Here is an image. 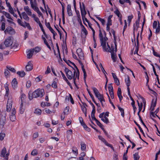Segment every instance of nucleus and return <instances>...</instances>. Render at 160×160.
Returning a JSON list of instances; mask_svg holds the SVG:
<instances>
[{"label": "nucleus", "instance_id": "ea45409f", "mask_svg": "<svg viewBox=\"0 0 160 160\" xmlns=\"http://www.w3.org/2000/svg\"><path fill=\"white\" fill-rule=\"evenodd\" d=\"M66 99H67L68 100H69V99L70 100V101L72 104H74V102L72 98V97L70 94H69V96L67 97L66 98Z\"/></svg>", "mask_w": 160, "mask_h": 160}, {"label": "nucleus", "instance_id": "a211bd4d", "mask_svg": "<svg viewBox=\"0 0 160 160\" xmlns=\"http://www.w3.org/2000/svg\"><path fill=\"white\" fill-rule=\"evenodd\" d=\"M99 36L101 42L102 41H107L108 40V38H107L106 36H105L104 37H103V35L102 32L101 30L100 29V28H99Z\"/></svg>", "mask_w": 160, "mask_h": 160}, {"label": "nucleus", "instance_id": "864d4df0", "mask_svg": "<svg viewBox=\"0 0 160 160\" xmlns=\"http://www.w3.org/2000/svg\"><path fill=\"white\" fill-rule=\"evenodd\" d=\"M137 102L138 103V106L139 107V111H141L143 106L142 102L140 103L138 101H137Z\"/></svg>", "mask_w": 160, "mask_h": 160}, {"label": "nucleus", "instance_id": "a19ab883", "mask_svg": "<svg viewBox=\"0 0 160 160\" xmlns=\"http://www.w3.org/2000/svg\"><path fill=\"white\" fill-rule=\"evenodd\" d=\"M72 151L73 153L76 156L78 154V150L76 147H73L72 149Z\"/></svg>", "mask_w": 160, "mask_h": 160}, {"label": "nucleus", "instance_id": "0eeeda50", "mask_svg": "<svg viewBox=\"0 0 160 160\" xmlns=\"http://www.w3.org/2000/svg\"><path fill=\"white\" fill-rule=\"evenodd\" d=\"M17 22L20 26L25 28L27 27L29 30H31L32 28L28 23L26 22H23L19 19H18Z\"/></svg>", "mask_w": 160, "mask_h": 160}, {"label": "nucleus", "instance_id": "09e8293b", "mask_svg": "<svg viewBox=\"0 0 160 160\" xmlns=\"http://www.w3.org/2000/svg\"><path fill=\"white\" fill-rule=\"evenodd\" d=\"M42 39L43 40L45 44L50 49V46L49 45V44L48 43L46 40L45 38V37H44L43 36H42Z\"/></svg>", "mask_w": 160, "mask_h": 160}, {"label": "nucleus", "instance_id": "bf43d9fd", "mask_svg": "<svg viewBox=\"0 0 160 160\" xmlns=\"http://www.w3.org/2000/svg\"><path fill=\"white\" fill-rule=\"evenodd\" d=\"M41 112V110L38 108L36 109L34 111V113L38 115H40Z\"/></svg>", "mask_w": 160, "mask_h": 160}, {"label": "nucleus", "instance_id": "2f4dec72", "mask_svg": "<svg viewBox=\"0 0 160 160\" xmlns=\"http://www.w3.org/2000/svg\"><path fill=\"white\" fill-rule=\"evenodd\" d=\"M61 74L63 78V79L67 82V83H68V84L70 85V83L69 82L68 80L67 79L66 77L65 76L64 74L61 71Z\"/></svg>", "mask_w": 160, "mask_h": 160}, {"label": "nucleus", "instance_id": "9d476101", "mask_svg": "<svg viewBox=\"0 0 160 160\" xmlns=\"http://www.w3.org/2000/svg\"><path fill=\"white\" fill-rule=\"evenodd\" d=\"M99 139L102 142H103L107 146L110 147L112 149H113V147L109 143H108L105 140V139L103 138L102 136L99 135L98 136Z\"/></svg>", "mask_w": 160, "mask_h": 160}, {"label": "nucleus", "instance_id": "a18cd8bd", "mask_svg": "<svg viewBox=\"0 0 160 160\" xmlns=\"http://www.w3.org/2000/svg\"><path fill=\"white\" fill-rule=\"evenodd\" d=\"M24 111V108L23 107V103L22 102L20 106V113L21 114L23 113Z\"/></svg>", "mask_w": 160, "mask_h": 160}, {"label": "nucleus", "instance_id": "58836bf2", "mask_svg": "<svg viewBox=\"0 0 160 160\" xmlns=\"http://www.w3.org/2000/svg\"><path fill=\"white\" fill-rule=\"evenodd\" d=\"M38 154V150L36 149H34L31 152V154L32 156H36Z\"/></svg>", "mask_w": 160, "mask_h": 160}, {"label": "nucleus", "instance_id": "69168bd1", "mask_svg": "<svg viewBox=\"0 0 160 160\" xmlns=\"http://www.w3.org/2000/svg\"><path fill=\"white\" fill-rule=\"evenodd\" d=\"M4 73L5 77H7L8 76H9L10 72L8 69H5V70Z\"/></svg>", "mask_w": 160, "mask_h": 160}, {"label": "nucleus", "instance_id": "7ed1b4c3", "mask_svg": "<svg viewBox=\"0 0 160 160\" xmlns=\"http://www.w3.org/2000/svg\"><path fill=\"white\" fill-rule=\"evenodd\" d=\"M6 111H2L0 114V126L3 127L6 121Z\"/></svg>", "mask_w": 160, "mask_h": 160}, {"label": "nucleus", "instance_id": "79ce46f5", "mask_svg": "<svg viewBox=\"0 0 160 160\" xmlns=\"http://www.w3.org/2000/svg\"><path fill=\"white\" fill-rule=\"evenodd\" d=\"M92 89L96 96L100 93L98 90L96 88L93 87L92 88Z\"/></svg>", "mask_w": 160, "mask_h": 160}, {"label": "nucleus", "instance_id": "72a5a7b5", "mask_svg": "<svg viewBox=\"0 0 160 160\" xmlns=\"http://www.w3.org/2000/svg\"><path fill=\"white\" fill-rule=\"evenodd\" d=\"M4 87L6 90V96H8L9 93V89L8 88V85L7 83H6L4 85Z\"/></svg>", "mask_w": 160, "mask_h": 160}, {"label": "nucleus", "instance_id": "412c9836", "mask_svg": "<svg viewBox=\"0 0 160 160\" xmlns=\"http://www.w3.org/2000/svg\"><path fill=\"white\" fill-rule=\"evenodd\" d=\"M125 82L127 86V90H130L129 87L130 85V81L128 76L127 78H125Z\"/></svg>", "mask_w": 160, "mask_h": 160}, {"label": "nucleus", "instance_id": "c756f323", "mask_svg": "<svg viewBox=\"0 0 160 160\" xmlns=\"http://www.w3.org/2000/svg\"><path fill=\"white\" fill-rule=\"evenodd\" d=\"M111 57L113 62H116L117 57L115 53H113V52H111Z\"/></svg>", "mask_w": 160, "mask_h": 160}, {"label": "nucleus", "instance_id": "f257e3e1", "mask_svg": "<svg viewBox=\"0 0 160 160\" xmlns=\"http://www.w3.org/2000/svg\"><path fill=\"white\" fill-rule=\"evenodd\" d=\"M65 71L67 76L69 79H72L73 78L74 82L77 78L78 79L79 72L78 68H76V70H74L73 73L67 68L65 69Z\"/></svg>", "mask_w": 160, "mask_h": 160}, {"label": "nucleus", "instance_id": "423d86ee", "mask_svg": "<svg viewBox=\"0 0 160 160\" xmlns=\"http://www.w3.org/2000/svg\"><path fill=\"white\" fill-rule=\"evenodd\" d=\"M138 21H136L135 24L133 26V34H134L135 31L138 30V28L139 27V21L140 20L141 15L140 11H138Z\"/></svg>", "mask_w": 160, "mask_h": 160}, {"label": "nucleus", "instance_id": "3c124183", "mask_svg": "<svg viewBox=\"0 0 160 160\" xmlns=\"http://www.w3.org/2000/svg\"><path fill=\"white\" fill-rule=\"evenodd\" d=\"M42 39L43 40L45 44L50 49V46L49 45V44L48 43L46 40L45 38V37H44L43 36H42Z\"/></svg>", "mask_w": 160, "mask_h": 160}, {"label": "nucleus", "instance_id": "bb28decb", "mask_svg": "<svg viewBox=\"0 0 160 160\" xmlns=\"http://www.w3.org/2000/svg\"><path fill=\"white\" fill-rule=\"evenodd\" d=\"M24 9L29 16H30L32 15V12L30 9L29 8V7L28 6L24 7Z\"/></svg>", "mask_w": 160, "mask_h": 160}, {"label": "nucleus", "instance_id": "b1692460", "mask_svg": "<svg viewBox=\"0 0 160 160\" xmlns=\"http://www.w3.org/2000/svg\"><path fill=\"white\" fill-rule=\"evenodd\" d=\"M66 111L68 112L69 108L68 107H66V108L64 110L63 112L61 114V118L62 120H63L65 118V115L66 114Z\"/></svg>", "mask_w": 160, "mask_h": 160}, {"label": "nucleus", "instance_id": "6e6d98bb", "mask_svg": "<svg viewBox=\"0 0 160 160\" xmlns=\"http://www.w3.org/2000/svg\"><path fill=\"white\" fill-rule=\"evenodd\" d=\"M81 109L83 112L84 113L85 116H87V109L84 106H81Z\"/></svg>", "mask_w": 160, "mask_h": 160}, {"label": "nucleus", "instance_id": "de8ad7c7", "mask_svg": "<svg viewBox=\"0 0 160 160\" xmlns=\"http://www.w3.org/2000/svg\"><path fill=\"white\" fill-rule=\"evenodd\" d=\"M42 39L43 40L45 44L50 49V46L49 45V44L48 43L46 40L45 38V37H44L43 36H42Z\"/></svg>", "mask_w": 160, "mask_h": 160}, {"label": "nucleus", "instance_id": "e2e57ef3", "mask_svg": "<svg viewBox=\"0 0 160 160\" xmlns=\"http://www.w3.org/2000/svg\"><path fill=\"white\" fill-rule=\"evenodd\" d=\"M6 68L8 70H9L12 72H16V70L14 68H12L9 66H7Z\"/></svg>", "mask_w": 160, "mask_h": 160}, {"label": "nucleus", "instance_id": "f704fd0d", "mask_svg": "<svg viewBox=\"0 0 160 160\" xmlns=\"http://www.w3.org/2000/svg\"><path fill=\"white\" fill-rule=\"evenodd\" d=\"M17 74L21 77H23L26 74L24 71H18L17 72Z\"/></svg>", "mask_w": 160, "mask_h": 160}, {"label": "nucleus", "instance_id": "13d9d810", "mask_svg": "<svg viewBox=\"0 0 160 160\" xmlns=\"http://www.w3.org/2000/svg\"><path fill=\"white\" fill-rule=\"evenodd\" d=\"M117 51V48L116 46L114 48V47L113 48L112 46V49L110 48V51L109 52H110L111 53V52H113V53H115Z\"/></svg>", "mask_w": 160, "mask_h": 160}, {"label": "nucleus", "instance_id": "1a4fd4ad", "mask_svg": "<svg viewBox=\"0 0 160 160\" xmlns=\"http://www.w3.org/2000/svg\"><path fill=\"white\" fill-rule=\"evenodd\" d=\"M56 46L57 47L56 48V49L55 50L54 48L53 49V52L54 53L55 55L56 56V57H57L58 58H59L61 60L60 51L57 44H56Z\"/></svg>", "mask_w": 160, "mask_h": 160}, {"label": "nucleus", "instance_id": "473e14b6", "mask_svg": "<svg viewBox=\"0 0 160 160\" xmlns=\"http://www.w3.org/2000/svg\"><path fill=\"white\" fill-rule=\"evenodd\" d=\"M118 108L119 110L120 111L121 113V115L122 117L124 116V109L120 107L119 106H118Z\"/></svg>", "mask_w": 160, "mask_h": 160}, {"label": "nucleus", "instance_id": "5701e85b", "mask_svg": "<svg viewBox=\"0 0 160 160\" xmlns=\"http://www.w3.org/2000/svg\"><path fill=\"white\" fill-rule=\"evenodd\" d=\"M18 82L16 79L14 78L12 82V85L13 88L15 89L17 87Z\"/></svg>", "mask_w": 160, "mask_h": 160}, {"label": "nucleus", "instance_id": "8fccbe9b", "mask_svg": "<svg viewBox=\"0 0 160 160\" xmlns=\"http://www.w3.org/2000/svg\"><path fill=\"white\" fill-rule=\"evenodd\" d=\"M42 39L43 40L45 44L50 49V46L49 45V44L48 43L46 40L45 38V37H44L43 36H42Z\"/></svg>", "mask_w": 160, "mask_h": 160}, {"label": "nucleus", "instance_id": "6ab92c4d", "mask_svg": "<svg viewBox=\"0 0 160 160\" xmlns=\"http://www.w3.org/2000/svg\"><path fill=\"white\" fill-rule=\"evenodd\" d=\"M96 97L100 101L102 105L103 106V103L105 102V101L103 95L99 93L97 95V96H96Z\"/></svg>", "mask_w": 160, "mask_h": 160}, {"label": "nucleus", "instance_id": "774afa93", "mask_svg": "<svg viewBox=\"0 0 160 160\" xmlns=\"http://www.w3.org/2000/svg\"><path fill=\"white\" fill-rule=\"evenodd\" d=\"M26 98V96L24 94H22L21 97V101L22 102L24 101Z\"/></svg>", "mask_w": 160, "mask_h": 160}, {"label": "nucleus", "instance_id": "2eb2a0df", "mask_svg": "<svg viewBox=\"0 0 160 160\" xmlns=\"http://www.w3.org/2000/svg\"><path fill=\"white\" fill-rule=\"evenodd\" d=\"M83 8H82L81 7V6L80 5V8L81 12V14L82 17V20L84 21V18H85V16L87 14L86 12L85 9L84 5V4H83Z\"/></svg>", "mask_w": 160, "mask_h": 160}, {"label": "nucleus", "instance_id": "052dcab7", "mask_svg": "<svg viewBox=\"0 0 160 160\" xmlns=\"http://www.w3.org/2000/svg\"><path fill=\"white\" fill-rule=\"evenodd\" d=\"M52 87L54 89L57 88V82L56 81H53L52 84Z\"/></svg>", "mask_w": 160, "mask_h": 160}, {"label": "nucleus", "instance_id": "393cba45", "mask_svg": "<svg viewBox=\"0 0 160 160\" xmlns=\"http://www.w3.org/2000/svg\"><path fill=\"white\" fill-rule=\"evenodd\" d=\"M67 10L68 15L69 16L72 15V11L71 9V6L70 5H68L67 7Z\"/></svg>", "mask_w": 160, "mask_h": 160}, {"label": "nucleus", "instance_id": "603ef678", "mask_svg": "<svg viewBox=\"0 0 160 160\" xmlns=\"http://www.w3.org/2000/svg\"><path fill=\"white\" fill-rule=\"evenodd\" d=\"M28 97L29 99L30 100H32L33 99V92L32 93L31 92H29L28 93Z\"/></svg>", "mask_w": 160, "mask_h": 160}, {"label": "nucleus", "instance_id": "49530a36", "mask_svg": "<svg viewBox=\"0 0 160 160\" xmlns=\"http://www.w3.org/2000/svg\"><path fill=\"white\" fill-rule=\"evenodd\" d=\"M81 149L82 150L84 151L86 150V146L85 144L83 142H81Z\"/></svg>", "mask_w": 160, "mask_h": 160}, {"label": "nucleus", "instance_id": "f03ea898", "mask_svg": "<svg viewBox=\"0 0 160 160\" xmlns=\"http://www.w3.org/2000/svg\"><path fill=\"white\" fill-rule=\"evenodd\" d=\"M44 94L45 92L44 89H38L33 92V98H42L44 95Z\"/></svg>", "mask_w": 160, "mask_h": 160}, {"label": "nucleus", "instance_id": "cd10ccee", "mask_svg": "<svg viewBox=\"0 0 160 160\" xmlns=\"http://www.w3.org/2000/svg\"><path fill=\"white\" fill-rule=\"evenodd\" d=\"M22 15L23 18L24 19H25L27 21H29V18L25 12H22Z\"/></svg>", "mask_w": 160, "mask_h": 160}, {"label": "nucleus", "instance_id": "4468645a", "mask_svg": "<svg viewBox=\"0 0 160 160\" xmlns=\"http://www.w3.org/2000/svg\"><path fill=\"white\" fill-rule=\"evenodd\" d=\"M77 53L78 57L81 60L84 59V55L81 48H79L77 50Z\"/></svg>", "mask_w": 160, "mask_h": 160}, {"label": "nucleus", "instance_id": "39448f33", "mask_svg": "<svg viewBox=\"0 0 160 160\" xmlns=\"http://www.w3.org/2000/svg\"><path fill=\"white\" fill-rule=\"evenodd\" d=\"M107 41H103L101 42V45L102 46L103 51L105 52H108L110 51V47L108 43L106 44Z\"/></svg>", "mask_w": 160, "mask_h": 160}, {"label": "nucleus", "instance_id": "9b49d317", "mask_svg": "<svg viewBox=\"0 0 160 160\" xmlns=\"http://www.w3.org/2000/svg\"><path fill=\"white\" fill-rule=\"evenodd\" d=\"M16 109L15 108H13L11 114L10 116V119L11 121L13 122L16 120V118L15 116Z\"/></svg>", "mask_w": 160, "mask_h": 160}, {"label": "nucleus", "instance_id": "680f3d73", "mask_svg": "<svg viewBox=\"0 0 160 160\" xmlns=\"http://www.w3.org/2000/svg\"><path fill=\"white\" fill-rule=\"evenodd\" d=\"M82 125L83 127L85 130L88 132L90 131V128H88L85 123H83Z\"/></svg>", "mask_w": 160, "mask_h": 160}, {"label": "nucleus", "instance_id": "c9c22d12", "mask_svg": "<svg viewBox=\"0 0 160 160\" xmlns=\"http://www.w3.org/2000/svg\"><path fill=\"white\" fill-rule=\"evenodd\" d=\"M157 101V98H154L152 99V102L151 106L153 107H155Z\"/></svg>", "mask_w": 160, "mask_h": 160}, {"label": "nucleus", "instance_id": "a878e982", "mask_svg": "<svg viewBox=\"0 0 160 160\" xmlns=\"http://www.w3.org/2000/svg\"><path fill=\"white\" fill-rule=\"evenodd\" d=\"M117 94L120 101L121 102L122 98V97L121 95V90L120 88H118V89Z\"/></svg>", "mask_w": 160, "mask_h": 160}, {"label": "nucleus", "instance_id": "c85d7f7f", "mask_svg": "<svg viewBox=\"0 0 160 160\" xmlns=\"http://www.w3.org/2000/svg\"><path fill=\"white\" fill-rule=\"evenodd\" d=\"M95 16L101 22L103 26L105 25V20L104 19L98 17L97 15H95Z\"/></svg>", "mask_w": 160, "mask_h": 160}, {"label": "nucleus", "instance_id": "7c9ffc66", "mask_svg": "<svg viewBox=\"0 0 160 160\" xmlns=\"http://www.w3.org/2000/svg\"><path fill=\"white\" fill-rule=\"evenodd\" d=\"M112 17V15H110L108 16V18L107 22V25H112V22L111 19Z\"/></svg>", "mask_w": 160, "mask_h": 160}, {"label": "nucleus", "instance_id": "e433bc0d", "mask_svg": "<svg viewBox=\"0 0 160 160\" xmlns=\"http://www.w3.org/2000/svg\"><path fill=\"white\" fill-rule=\"evenodd\" d=\"M114 13L119 18L122 17V15L118 9H116V10L114 11Z\"/></svg>", "mask_w": 160, "mask_h": 160}, {"label": "nucleus", "instance_id": "338daca9", "mask_svg": "<svg viewBox=\"0 0 160 160\" xmlns=\"http://www.w3.org/2000/svg\"><path fill=\"white\" fill-rule=\"evenodd\" d=\"M133 18V16L132 15L129 16L128 17V22L129 23V24H130V23L131 22V20Z\"/></svg>", "mask_w": 160, "mask_h": 160}, {"label": "nucleus", "instance_id": "f3484780", "mask_svg": "<svg viewBox=\"0 0 160 160\" xmlns=\"http://www.w3.org/2000/svg\"><path fill=\"white\" fill-rule=\"evenodd\" d=\"M33 67V65L31 61H29L26 66V69L27 71H31Z\"/></svg>", "mask_w": 160, "mask_h": 160}, {"label": "nucleus", "instance_id": "aec40b11", "mask_svg": "<svg viewBox=\"0 0 160 160\" xmlns=\"http://www.w3.org/2000/svg\"><path fill=\"white\" fill-rule=\"evenodd\" d=\"M34 52V48L31 49L30 50L28 51V53L27 55V58H31L33 55Z\"/></svg>", "mask_w": 160, "mask_h": 160}, {"label": "nucleus", "instance_id": "0e129e2a", "mask_svg": "<svg viewBox=\"0 0 160 160\" xmlns=\"http://www.w3.org/2000/svg\"><path fill=\"white\" fill-rule=\"evenodd\" d=\"M108 89L109 92L110 93H113V88L112 86L111 85H110L108 87Z\"/></svg>", "mask_w": 160, "mask_h": 160}, {"label": "nucleus", "instance_id": "4c0bfd02", "mask_svg": "<svg viewBox=\"0 0 160 160\" xmlns=\"http://www.w3.org/2000/svg\"><path fill=\"white\" fill-rule=\"evenodd\" d=\"M30 3L32 8L35 11H36L37 10H38L39 8H38L32 2H31Z\"/></svg>", "mask_w": 160, "mask_h": 160}, {"label": "nucleus", "instance_id": "20e7f679", "mask_svg": "<svg viewBox=\"0 0 160 160\" xmlns=\"http://www.w3.org/2000/svg\"><path fill=\"white\" fill-rule=\"evenodd\" d=\"M13 39L12 37H9L7 38L4 42L5 47L11 46L13 43Z\"/></svg>", "mask_w": 160, "mask_h": 160}, {"label": "nucleus", "instance_id": "4d7b16f0", "mask_svg": "<svg viewBox=\"0 0 160 160\" xmlns=\"http://www.w3.org/2000/svg\"><path fill=\"white\" fill-rule=\"evenodd\" d=\"M82 71L84 73V78L85 79L87 77V74L85 71V69L84 68V66L83 65H82Z\"/></svg>", "mask_w": 160, "mask_h": 160}, {"label": "nucleus", "instance_id": "5fc2aeb1", "mask_svg": "<svg viewBox=\"0 0 160 160\" xmlns=\"http://www.w3.org/2000/svg\"><path fill=\"white\" fill-rule=\"evenodd\" d=\"M133 158L134 160H139V156L138 153H136L133 155Z\"/></svg>", "mask_w": 160, "mask_h": 160}, {"label": "nucleus", "instance_id": "c03bdc74", "mask_svg": "<svg viewBox=\"0 0 160 160\" xmlns=\"http://www.w3.org/2000/svg\"><path fill=\"white\" fill-rule=\"evenodd\" d=\"M155 32L156 34L160 33V24L158 22V26L156 28Z\"/></svg>", "mask_w": 160, "mask_h": 160}, {"label": "nucleus", "instance_id": "ddd939ff", "mask_svg": "<svg viewBox=\"0 0 160 160\" xmlns=\"http://www.w3.org/2000/svg\"><path fill=\"white\" fill-rule=\"evenodd\" d=\"M7 150L6 149L5 147H4L2 149L1 152V153L0 156L1 157H2L4 158L3 160H4L6 158V155L8 154V156L9 155V152H8L6 154Z\"/></svg>", "mask_w": 160, "mask_h": 160}, {"label": "nucleus", "instance_id": "4be33fe9", "mask_svg": "<svg viewBox=\"0 0 160 160\" xmlns=\"http://www.w3.org/2000/svg\"><path fill=\"white\" fill-rule=\"evenodd\" d=\"M18 45L19 44L18 43L15 42L12 44V45L11 47L12 48H13L14 50L17 51L19 50V48H18Z\"/></svg>", "mask_w": 160, "mask_h": 160}, {"label": "nucleus", "instance_id": "6e6552de", "mask_svg": "<svg viewBox=\"0 0 160 160\" xmlns=\"http://www.w3.org/2000/svg\"><path fill=\"white\" fill-rule=\"evenodd\" d=\"M12 103V100L11 98L10 99L9 98H8L7 107L6 110L8 112H10L11 109Z\"/></svg>", "mask_w": 160, "mask_h": 160}, {"label": "nucleus", "instance_id": "dca6fc26", "mask_svg": "<svg viewBox=\"0 0 160 160\" xmlns=\"http://www.w3.org/2000/svg\"><path fill=\"white\" fill-rule=\"evenodd\" d=\"M6 32L11 34H14L15 33V31L14 29L11 27H8L4 31L5 33Z\"/></svg>", "mask_w": 160, "mask_h": 160}, {"label": "nucleus", "instance_id": "f8f14e48", "mask_svg": "<svg viewBox=\"0 0 160 160\" xmlns=\"http://www.w3.org/2000/svg\"><path fill=\"white\" fill-rule=\"evenodd\" d=\"M80 25L81 28V34L82 35L85 36H86L88 34L87 31L82 23H80Z\"/></svg>", "mask_w": 160, "mask_h": 160}, {"label": "nucleus", "instance_id": "37998d69", "mask_svg": "<svg viewBox=\"0 0 160 160\" xmlns=\"http://www.w3.org/2000/svg\"><path fill=\"white\" fill-rule=\"evenodd\" d=\"M2 12L3 14H4L7 18L12 20V19L10 17V15L9 13L5 11H3Z\"/></svg>", "mask_w": 160, "mask_h": 160}]
</instances>
